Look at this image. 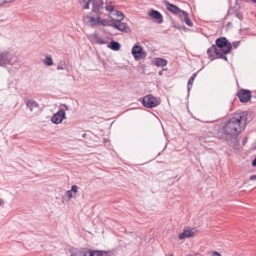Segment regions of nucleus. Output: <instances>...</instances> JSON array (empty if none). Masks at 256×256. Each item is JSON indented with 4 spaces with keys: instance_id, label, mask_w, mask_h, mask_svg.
Returning <instances> with one entry per match:
<instances>
[{
    "instance_id": "nucleus-37",
    "label": "nucleus",
    "mask_w": 256,
    "mask_h": 256,
    "mask_svg": "<svg viewBox=\"0 0 256 256\" xmlns=\"http://www.w3.org/2000/svg\"><path fill=\"white\" fill-rule=\"evenodd\" d=\"M212 256H221V255L218 252L214 251L212 252Z\"/></svg>"
},
{
    "instance_id": "nucleus-41",
    "label": "nucleus",
    "mask_w": 256,
    "mask_h": 256,
    "mask_svg": "<svg viewBox=\"0 0 256 256\" xmlns=\"http://www.w3.org/2000/svg\"><path fill=\"white\" fill-rule=\"evenodd\" d=\"M6 0H4L2 2H0V6H2L3 4H6Z\"/></svg>"
},
{
    "instance_id": "nucleus-39",
    "label": "nucleus",
    "mask_w": 256,
    "mask_h": 256,
    "mask_svg": "<svg viewBox=\"0 0 256 256\" xmlns=\"http://www.w3.org/2000/svg\"><path fill=\"white\" fill-rule=\"evenodd\" d=\"M250 180H256V175H252L250 177Z\"/></svg>"
},
{
    "instance_id": "nucleus-19",
    "label": "nucleus",
    "mask_w": 256,
    "mask_h": 256,
    "mask_svg": "<svg viewBox=\"0 0 256 256\" xmlns=\"http://www.w3.org/2000/svg\"><path fill=\"white\" fill-rule=\"evenodd\" d=\"M196 75H197L196 73H194L192 76L189 79L188 82V92H189L190 90V89L192 88L194 80L196 78Z\"/></svg>"
},
{
    "instance_id": "nucleus-3",
    "label": "nucleus",
    "mask_w": 256,
    "mask_h": 256,
    "mask_svg": "<svg viewBox=\"0 0 256 256\" xmlns=\"http://www.w3.org/2000/svg\"><path fill=\"white\" fill-rule=\"evenodd\" d=\"M14 58V54L13 52L8 51L0 52V66L12 64Z\"/></svg>"
},
{
    "instance_id": "nucleus-12",
    "label": "nucleus",
    "mask_w": 256,
    "mask_h": 256,
    "mask_svg": "<svg viewBox=\"0 0 256 256\" xmlns=\"http://www.w3.org/2000/svg\"><path fill=\"white\" fill-rule=\"evenodd\" d=\"M148 15L152 18L156 20L158 24H161L163 22L162 15L158 10H152L148 12Z\"/></svg>"
},
{
    "instance_id": "nucleus-43",
    "label": "nucleus",
    "mask_w": 256,
    "mask_h": 256,
    "mask_svg": "<svg viewBox=\"0 0 256 256\" xmlns=\"http://www.w3.org/2000/svg\"><path fill=\"white\" fill-rule=\"evenodd\" d=\"M252 2L256 3V0H251Z\"/></svg>"
},
{
    "instance_id": "nucleus-26",
    "label": "nucleus",
    "mask_w": 256,
    "mask_h": 256,
    "mask_svg": "<svg viewBox=\"0 0 256 256\" xmlns=\"http://www.w3.org/2000/svg\"><path fill=\"white\" fill-rule=\"evenodd\" d=\"M66 194L68 199H70L72 198H75L76 196V195L75 194L73 195L72 191L71 190H68L66 192Z\"/></svg>"
},
{
    "instance_id": "nucleus-42",
    "label": "nucleus",
    "mask_w": 256,
    "mask_h": 256,
    "mask_svg": "<svg viewBox=\"0 0 256 256\" xmlns=\"http://www.w3.org/2000/svg\"><path fill=\"white\" fill-rule=\"evenodd\" d=\"M162 71H160V72H159V74H159V75H162Z\"/></svg>"
},
{
    "instance_id": "nucleus-11",
    "label": "nucleus",
    "mask_w": 256,
    "mask_h": 256,
    "mask_svg": "<svg viewBox=\"0 0 256 256\" xmlns=\"http://www.w3.org/2000/svg\"><path fill=\"white\" fill-rule=\"evenodd\" d=\"M112 26L114 28H116V29H118L122 32H128L130 31V28L129 26L126 23L120 22H118L116 23H113Z\"/></svg>"
},
{
    "instance_id": "nucleus-25",
    "label": "nucleus",
    "mask_w": 256,
    "mask_h": 256,
    "mask_svg": "<svg viewBox=\"0 0 256 256\" xmlns=\"http://www.w3.org/2000/svg\"><path fill=\"white\" fill-rule=\"evenodd\" d=\"M82 1L85 3L84 6H83L84 9H88L89 8V6L90 4H92V0H82Z\"/></svg>"
},
{
    "instance_id": "nucleus-9",
    "label": "nucleus",
    "mask_w": 256,
    "mask_h": 256,
    "mask_svg": "<svg viewBox=\"0 0 256 256\" xmlns=\"http://www.w3.org/2000/svg\"><path fill=\"white\" fill-rule=\"evenodd\" d=\"M240 101L242 102H248L251 98L250 92L248 90L242 89L238 93Z\"/></svg>"
},
{
    "instance_id": "nucleus-17",
    "label": "nucleus",
    "mask_w": 256,
    "mask_h": 256,
    "mask_svg": "<svg viewBox=\"0 0 256 256\" xmlns=\"http://www.w3.org/2000/svg\"><path fill=\"white\" fill-rule=\"evenodd\" d=\"M182 14V18L183 20H184L186 24L190 26H192L193 25V24L192 22L191 21L190 19L188 17V14L185 11L184 14Z\"/></svg>"
},
{
    "instance_id": "nucleus-10",
    "label": "nucleus",
    "mask_w": 256,
    "mask_h": 256,
    "mask_svg": "<svg viewBox=\"0 0 256 256\" xmlns=\"http://www.w3.org/2000/svg\"><path fill=\"white\" fill-rule=\"evenodd\" d=\"M65 112L62 110H58L56 114H54L51 118L52 122L56 124L60 123L64 118H65Z\"/></svg>"
},
{
    "instance_id": "nucleus-13",
    "label": "nucleus",
    "mask_w": 256,
    "mask_h": 256,
    "mask_svg": "<svg viewBox=\"0 0 256 256\" xmlns=\"http://www.w3.org/2000/svg\"><path fill=\"white\" fill-rule=\"evenodd\" d=\"M91 38L93 42H94L98 44H106L107 43L106 40L100 37L98 34H94L91 36Z\"/></svg>"
},
{
    "instance_id": "nucleus-5",
    "label": "nucleus",
    "mask_w": 256,
    "mask_h": 256,
    "mask_svg": "<svg viewBox=\"0 0 256 256\" xmlns=\"http://www.w3.org/2000/svg\"><path fill=\"white\" fill-rule=\"evenodd\" d=\"M92 8V10L96 15L101 14L104 9L103 0H91Z\"/></svg>"
},
{
    "instance_id": "nucleus-27",
    "label": "nucleus",
    "mask_w": 256,
    "mask_h": 256,
    "mask_svg": "<svg viewBox=\"0 0 256 256\" xmlns=\"http://www.w3.org/2000/svg\"><path fill=\"white\" fill-rule=\"evenodd\" d=\"M200 144L203 146H205L206 147V142H209L208 141L206 142L205 139L203 138H201L200 139Z\"/></svg>"
},
{
    "instance_id": "nucleus-18",
    "label": "nucleus",
    "mask_w": 256,
    "mask_h": 256,
    "mask_svg": "<svg viewBox=\"0 0 256 256\" xmlns=\"http://www.w3.org/2000/svg\"><path fill=\"white\" fill-rule=\"evenodd\" d=\"M155 64L157 66H164L166 65L167 61L166 60L162 58H156Z\"/></svg>"
},
{
    "instance_id": "nucleus-14",
    "label": "nucleus",
    "mask_w": 256,
    "mask_h": 256,
    "mask_svg": "<svg viewBox=\"0 0 256 256\" xmlns=\"http://www.w3.org/2000/svg\"><path fill=\"white\" fill-rule=\"evenodd\" d=\"M25 104L31 111L38 108V104L34 100H25Z\"/></svg>"
},
{
    "instance_id": "nucleus-29",
    "label": "nucleus",
    "mask_w": 256,
    "mask_h": 256,
    "mask_svg": "<svg viewBox=\"0 0 256 256\" xmlns=\"http://www.w3.org/2000/svg\"><path fill=\"white\" fill-rule=\"evenodd\" d=\"M235 16L236 18H238L240 20H242L243 19V16L240 12H236Z\"/></svg>"
},
{
    "instance_id": "nucleus-38",
    "label": "nucleus",
    "mask_w": 256,
    "mask_h": 256,
    "mask_svg": "<svg viewBox=\"0 0 256 256\" xmlns=\"http://www.w3.org/2000/svg\"><path fill=\"white\" fill-rule=\"evenodd\" d=\"M173 27L175 28H178V30H180V29H182L183 28L178 25V24H174L173 25Z\"/></svg>"
},
{
    "instance_id": "nucleus-40",
    "label": "nucleus",
    "mask_w": 256,
    "mask_h": 256,
    "mask_svg": "<svg viewBox=\"0 0 256 256\" xmlns=\"http://www.w3.org/2000/svg\"><path fill=\"white\" fill-rule=\"evenodd\" d=\"M252 166H256V158L253 160L252 162Z\"/></svg>"
},
{
    "instance_id": "nucleus-22",
    "label": "nucleus",
    "mask_w": 256,
    "mask_h": 256,
    "mask_svg": "<svg viewBox=\"0 0 256 256\" xmlns=\"http://www.w3.org/2000/svg\"><path fill=\"white\" fill-rule=\"evenodd\" d=\"M43 62L46 65L48 66H51L54 64L52 58L50 56H46V58L44 60Z\"/></svg>"
},
{
    "instance_id": "nucleus-36",
    "label": "nucleus",
    "mask_w": 256,
    "mask_h": 256,
    "mask_svg": "<svg viewBox=\"0 0 256 256\" xmlns=\"http://www.w3.org/2000/svg\"><path fill=\"white\" fill-rule=\"evenodd\" d=\"M240 41H236L232 42V46L234 48H236L240 44Z\"/></svg>"
},
{
    "instance_id": "nucleus-30",
    "label": "nucleus",
    "mask_w": 256,
    "mask_h": 256,
    "mask_svg": "<svg viewBox=\"0 0 256 256\" xmlns=\"http://www.w3.org/2000/svg\"><path fill=\"white\" fill-rule=\"evenodd\" d=\"M118 16L119 17L118 22H120L124 18V15L121 12L120 13L118 12Z\"/></svg>"
},
{
    "instance_id": "nucleus-23",
    "label": "nucleus",
    "mask_w": 256,
    "mask_h": 256,
    "mask_svg": "<svg viewBox=\"0 0 256 256\" xmlns=\"http://www.w3.org/2000/svg\"><path fill=\"white\" fill-rule=\"evenodd\" d=\"M58 70H66V66L64 60H60L57 66Z\"/></svg>"
},
{
    "instance_id": "nucleus-6",
    "label": "nucleus",
    "mask_w": 256,
    "mask_h": 256,
    "mask_svg": "<svg viewBox=\"0 0 256 256\" xmlns=\"http://www.w3.org/2000/svg\"><path fill=\"white\" fill-rule=\"evenodd\" d=\"M142 104L146 108H152L156 106L158 102L157 100L150 94L144 96L142 100Z\"/></svg>"
},
{
    "instance_id": "nucleus-21",
    "label": "nucleus",
    "mask_w": 256,
    "mask_h": 256,
    "mask_svg": "<svg viewBox=\"0 0 256 256\" xmlns=\"http://www.w3.org/2000/svg\"><path fill=\"white\" fill-rule=\"evenodd\" d=\"M84 18L88 19V22H90L92 26H94L96 25V20L94 17L90 16V15H86V16H84Z\"/></svg>"
},
{
    "instance_id": "nucleus-35",
    "label": "nucleus",
    "mask_w": 256,
    "mask_h": 256,
    "mask_svg": "<svg viewBox=\"0 0 256 256\" xmlns=\"http://www.w3.org/2000/svg\"><path fill=\"white\" fill-rule=\"evenodd\" d=\"M100 24H101L102 25L104 26H106L108 25V21L104 19L102 20Z\"/></svg>"
},
{
    "instance_id": "nucleus-33",
    "label": "nucleus",
    "mask_w": 256,
    "mask_h": 256,
    "mask_svg": "<svg viewBox=\"0 0 256 256\" xmlns=\"http://www.w3.org/2000/svg\"><path fill=\"white\" fill-rule=\"evenodd\" d=\"M70 199H68V198H67V196H62V202L64 204L66 202H68Z\"/></svg>"
},
{
    "instance_id": "nucleus-32",
    "label": "nucleus",
    "mask_w": 256,
    "mask_h": 256,
    "mask_svg": "<svg viewBox=\"0 0 256 256\" xmlns=\"http://www.w3.org/2000/svg\"><path fill=\"white\" fill-rule=\"evenodd\" d=\"M78 187L77 186L73 185L72 186L71 190L76 193L78 191Z\"/></svg>"
},
{
    "instance_id": "nucleus-4",
    "label": "nucleus",
    "mask_w": 256,
    "mask_h": 256,
    "mask_svg": "<svg viewBox=\"0 0 256 256\" xmlns=\"http://www.w3.org/2000/svg\"><path fill=\"white\" fill-rule=\"evenodd\" d=\"M207 54L210 58L212 60L216 58L224 59V57L220 53V50L216 48L215 44H212L207 50Z\"/></svg>"
},
{
    "instance_id": "nucleus-20",
    "label": "nucleus",
    "mask_w": 256,
    "mask_h": 256,
    "mask_svg": "<svg viewBox=\"0 0 256 256\" xmlns=\"http://www.w3.org/2000/svg\"><path fill=\"white\" fill-rule=\"evenodd\" d=\"M108 46L112 50H118L120 49V45L117 42L112 41Z\"/></svg>"
},
{
    "instance_id": "nucleus-7",
    "label": "nucleus",
    "mask_w": 256,
    "mask_h": 256,
    "mask_svg": "<svg viewBox=\"0 0 256 256\" xmlns=\"http://www.w3.org/2000/svg\"><path fill=\"white\" fill-rule=\"evenodd\" d=\"M164 2L165 4V6H166V9L168 11H170L172 14H178L181 20H183L182 14H184V10H180L176 6L170 3L168 1H164Z\"/></svg>"
},
{
    "instance_id": "nucleus-24",
    "label": "nucleus",
    "mask_w": 256,
    "mask_h": 256,
    "mask_svg": "<svg viewBox=\"0 0 256 256\" xmlns=\"http://www.w3.org/2000/svg\"><path fill=\"white\" fill-rule=\"evenodd\" d=\"M89 256H102V250H88Z\"/></svg>"
},
{
    "instance_id": "nucleus-31",
    "label": "nucleus",
    "mask_w": 256,
    "mask_h": 256,
    "mask_svg": "<svg viewBox=\"0 0 256 256\" xmlns=\"http://www.w3.org/2000/svg\"><path fill=\"white\" fill-rule=\"evenodd\" d=\"M106 10L109 12H112L113 10V6L111 5H108L105 6Z\"/></svg>"
},
{
    "instance_id": "nucleus-15",
    "label": "nucleus",
    "mask_w": 256,
    "mask_h": 256,
    "mask_svg": "<svg viewBox=\"0 0 256 256\" xmlns=\"http://www.w3.org/2000/svg\"><path fill=\"white\" fill-rule=\"evenodd\" d=\"M88 250L81 248L74 252L70 256H88Z\"/></svg>"
},
{
    "instance_id": "nucleus-8",
    "label": "nucleus",
    "mask_w": 256,
    "mask_h": 256,
    "mask_svg": "<svg viewBox=\"0 0 256 256\" xmlns=\"http://www.w3.org/2000/svg\"><path fill=\"white\" fill-rule=\"evenodd\" d=\"M132 53L136 60H139L146 56V53L142 48L138 45H135L132 50Z\"/></svg>"
},
{
    "instance_id": "nucleus-1",
    "label": "nucleus",
    "mask_w": 256,
    "mask_h": 256,
    "mask_svg": "<svg viewBox=\"0 0 256 256\" xmlns=\"http://www.w3.org/2000/svg\"><path fill=\"white\" fill-rule=\"evenodd\" d=\"M248 114L246 112L236 114L226 124L223 130L228 140L233 139L234 143L238 142L237 136L248 122Z\"/></svg>"
},
{
    "instance_id": "nucleus-34",
    "label": "nucleus",
    "mask_w": 256,
    "mask_h": 256,
    "mask_svg": "<svg viewBox=\"0 0 256 256\" xmlns=\"http://www.w3.org/2000/svg\"><path fill=\"white\" fill-rule=\"evenodd\" d=\"M94 15L96 16V24H97L100 22L102 19L100 18V14H98V15L94 14Z\"/></svg>"
},
{
    "instance_id": "nucleus-44",
    "label": "nucleus",
    "mask_w": 256,
    "mask_h": 256,
    "mask_svg": "<svg viewBox=\"0 0 256 256\" xmlns=\"http://www.w3.org/2000/svg\"><path fill=\"white\" fill-rule=\"evenodd\" d=\"M2 201L0 200V204H2Z\"/></svg>"
},
{
    "instance_id": "nucleus-2",
    "label": "nucleus",
    "mask_w": 256,
    "mask_h": 256,
    "mask_svg": "<svg viewBox=\"0 0 256 256\" xmlns=\"http://www.w3.org/2000/svg\"><path fill=\"white\" fill-rule=\"evenodd\" d=\"M215 45L216 48H219L220 53L224 57V60H227V57L226 55L231 52L232 44L225 37H220L216 40Z\"/></svg>"
},
{
    "instance_id": "nucleus-28",
    "label": "nucleus",
    "mask_w": 256,
    "mask_h": 256,
    "mask_svg": "<svg viewBox=\"0 0 256 256\" xmlns=\"http://www.w3.org/2000/svg\"><path fill=\"white\" fill-rule=\"evenodd\" d=\"M102 256H112V253L110 252L102 251Z\"/></svg>"
},
{
    "instance_id": "nucleus-16",
    "label": "nucleus",
    "mask_w": 256,
    "mask_h": 256,
    "mask_svg": "<svg viewBox=\"0 0 256 256\" xmlns=\"http://www.w3.org/2000/svg\"><path fill=\"white\" fill-rule=\"evenodd\" d=\"M194 232H192L190 230H184V232L179 234V239L182 240L186 238H189L192 236Z\"/></svg>"
}]
</instances>
